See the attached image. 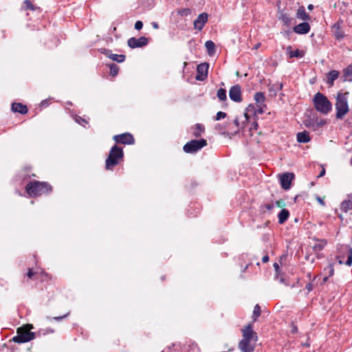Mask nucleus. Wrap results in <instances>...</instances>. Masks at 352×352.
Returning a JSON list of instances; mask_svg holds the SVG:
<instances>
[{
  "label": "nucleus",
  "mask_w": 352,
  "mask_h": 352,
  "mask_svg": "<svg viewBox=\"0 0 352 352\" xmlns=\"http://www.w3.org/2000/svg\"><path fill=\"white\" fill-rule=\"evenodd\" d=\"M241 332L242 339L239 342V349L241 352H254L258 336L253 330L252 323L245 325L241 329Z\"/></svg>",
  "instance_id": "obj_1"
},
{
  "label": "nucleus",
  "mask_w": 352,
  "mask_h": 352,
  "mask_svg": "<svg viewBox=\"0 0 352 352\" xmlns=\"http://www.w3.org/2000/svg\"><path fill=\"white\" fill-rule=\"evenodd\" d=\"M53 190V187L46 182L32 181L25 186V191L30 197H37L48 195Z\"/></svg>",
  "instance_id": "obj_2"
},
{
  "label": "nucleus",
  "mask_w": 352,
  "mask_h": 352,
  "mask_svg": "<svg viewBox=\"0 0 352 352\" xmlns=\"http://www.w3.org/2000/svg\"><path fill=\"white\" fill-rule=\"evenodd\" d=\"M349 92L339 91L336 97L335 108L336 110V118L338 120H342L343 118L349 112V106L348 103V96Z\"/></svg>",
  "instance_id": "obj_3"
},
{
  "label": "nucleus",
  "mask_w": 352,
  "mask_h": 352,
  "mask_svg": "<svg viewBox=\"0 0 352 352\" xmlns=\"http://www.w3.org/2000/svg\"><path fill=\"white\" fill-rule=\"evenodd\" d=\"M124 151L122 148L117 144L113 146L109 153L108 157L105 160V168L108 170L118 165L120 162L124 160Z\"/></svg>",
  "instance_id": "obj_4"
},
{
  "label": "nucleus",
  "mask_w": 352,
  "mask_h": 352,
  "mask_svg": "<svg viewBox=\"0 0 352 352\" xmlns=\"http://www.w3.org/2000/svg\"><path fill=\"white\" fill-rule=\"evenodd\" d=\"M313 104L318 111L324 115L328 114L332 109V104L330 100L320 92L314 95Z\"/></svg>",
  "instance_id": "obj_5"
},
{
  "label": "nucleus",
  "mask_w": 352,
  "mask_h": 352,
  "mask_svg": "<svg viewBox=\"0 0 352 352\" xmlns=\"http://www.w3.org/2000/svg\"><path fill=\"white\" fill-rule=\"evenodd\" d=\"M32 328V324H29L19 327L16 329L17 335L12 338V341L21 344L34 340L35 338V333L30 331Z\"/></svg>",
  "instance_id": "obj_6"
},
{
  "label": "nucleus",
  "mask_w": 352,
  "mask_h": 352,
  "mask_svg": "<svg viewBox=\"0 0 352 352\" xmlns=\"http://www.w3.org/2000/svg\"><path fill=\"white\" fill-rule=\"evenodd\" d=\"M207 145V141L205 139L192 140L188 142L183 146V150L186 153H195Z\"/></svg>",
  "instance_id": "obj_7"
},
{
  "label": "nucleus",
  "mask_w": 352,
  "mask_h": 352,
  "mask_svg": "<svg viewBox=\"0 0 352 352\" xmlns=\"http://www.w3.org/2000/svg\"><path fill=\"white\" fill-rule=\"evenodd\" d=\"M113 140L116 144L124 145H131L135 144V139L133 135L130 133H123L118 135H115Z\"/></svg>",
  "instance_id": "obj_8"
},
{
  "label": "nucleus",
  "mask_w": 352,
  "mask_h": 352,
  "mask_svg": "<svg viewBox=\"0 0 352 352\" xmlns=\"http://www.w3.org/2000/svg\"><path fill=\"white\" fill-rule=\"evenodd\" d=\"M148 42V38L145 36H141L139 38L131 37L128 40L127 44L129 47L134 49L136 47H142L146 45Z\"/></svg>",
  "instance_id": "obj_9"
},
{
  "label": "nucleus",
  "mask_w": 352,
  "mask_h": 352,
  "mask_svg": "<svg viewBox=\"0 0 352 352\" xmlns=\"http://www.w3.org/2000/svg\"><path fill=\"white\" fill-rule=\"evenodd\" d=\"M294 179V174L292 173H283L280 177L281 187L284 190H288L291 187L292 182Z\"/></svg>",
  "instance_id": "obj_10"
},
{
  "label": "nucleus",
  "mask_w": 352,
  "mask_h": 352,
  "mask_svg": "<svg viewBox=\"0 0 352 352\" xmlns=\"http://www.w3.org/2000/svg\"><path fill=\"white\" fill-rule=\"evenodd\" d=\"M209 65L207 63L199 64L197 67V74L196 79L198 80H204L208 76Z\"/></svg>",
  "instance_id": "obj_11"
},
{
  "label": "nucleus",
  "mask_w": 352,
  "mask_h": 352,
  "mask_svg": "<svg viewBox=\"0 0 352 352\" xmlns=\"http://www.w3.org/2000/svg\"><path fill=\"white\" fill-rule=\"evenodd\" d=\"M230 98L236 102L242 101L241 89L238 85L232 86L229 91Z\"/></svg>",
  "instance_id": "obj_12"
},
{
  "label": "nucleus",
  "mask_w": 352,
  "mask_h": 352,
  "mask_svg": "<svg viewBox=\"0 0 352 352\" xmlns=\"http://www.w3.org/2000/svg\"><path fill=\"white\" fill-rule=\"evenodd\" d=\"M208 15L206 12H202L199 14L198 17L194 21V28L197 30L201 31L207 23Z\"/></svg>",
  "instance_id": "obj_13"
},
{
  "label": "nucleus",
  "mask_w": 352,
  "mask_h": 352,
  "mask_svg": "<svg viewBox=\"0 0 352 352\" xmlns=\"http://www.w3.org/2000/svg\"><path fill=\"white\" fill-rule=\"evenodd\" d=\"M293 30L296 34H305L310 31V25L307 22H303L294 26Z\"/></svg>",
  "instance_id": "obj_14"
},
{
  "label": "nucleus",
  "mask_w": 352,
  "mask_h": 352,
  "mask_svg": "<svg viewBox=\"0 0 352 352\" xmlns=\"http://www.w3.org/2000/svg\"><path fill=\"white\" fill-rule=\"evenodd\" d=\"M340 210L344 212L352 210V194L348 195L346 198L341 203Z\"/></svg>",
  "instance_id": "obj_15"
},
{
  "label": "nucleus",
  "mask_w": 352,
  "mask_h": 352,
  "mask_svg": "<svg viewBox=\"0 0 352 352\" xmlns=\"http://www.w3.org/2000/svg\"><path fill=\"white\" fill-rule=\"evenodd\" d=\"M12 111L21 114H26L28 109L26 105L21 102H13L12 104Z\"/></svg>",
  "instance_id": "obj_16"
},
{
  "label": "nucleus",
  "mask_w": 352,
  "mask_h": 352,
  "mask_svg": "<svg viewBox=\"0 0 352 352\" xmlns=\"http://www.w3.org/2000/svg\"><path fill=\"white\" fill-rule=\"evenodd\" d=\"M104 54L108 58H109L112 60L116 61L117 63H122V62L124 61V60L126 58V56L124 54H112V53H111L110 51H108V50H105Z\"/></svg>",
  "instance_id": "obj_17"
},
{
  "label": "nucleus",
  "mask_w": 352,
  "mask_h": 352,
  "mask_svg": "<svg viewBox=\"0 0 352 352\" xmlns=\"http://www.w3.org/2000/svg\"><path fill=\"white\" fill-rule=\"evenodd\" d=\"M296 17L304 21H307L310 19V16L306 12L305 8L302 6L299 7L297 10Z\"/></svg>",
  "instance_id": "obj_18"
},
{
  "label": "nucleus",
  "mask_w": 352,
  "mask_h": 352,
  "mask_svg": "<svg viewBox=\"0 0 352 352\" xmlns=\"http://www.w3.org/2000/svg\"><path fill=\"white\" fill-rule=\"evenodd\" d=\"M296 138L297 141L300 143H307L311 140L309 133L306 131L298 133Z\"/></svg>",
  "instance_id": "obj_19"
},
{
  "label": "nucleus",
  "mask_w": 352,
  "mask_h": 352,
  "mask_svg": "<svg viewBox=\"0 0 352 352\" xmlns=\"http://www.w3.org/2000/svg\"><path fill=\"white\" fill-rule=\"evenodd\" d=\"M339 72L337 70H331L327 74V82L330 86H333L334 81L338 78Z\"/></svg>",
  "instance_id": "obj_20"
},
{
  "label": "nucleus",
  "mask_w": 352,
  "mask_h": 352,
  "mask_svg": "<svg viewBox=\"0 0 352 352\" xmlns=\"http://www.w3.org/2000/svg\"><path fill=\"white\" fill-rule=\"evenodd\" d=\"M52 278L51 276L43 269L37 270L36 279H40L41 282L47 281Z\"/></svg>",
  "instance_id": "obj_21"
},
{
  "label": "nucleus",
  "mask_w": 352,
  "mask_h": 352,
  "mask_svg": "<svg viewBox=\"0 0 352 352\" xmlns=\"http://www.w3.org/2000/svg\"><path fill=\"white\" fill-rule=\"evenodd\" d=\"M205 132V127L201 124H196L193 127L192 135L195 138L200 137Z\"/></svg>",
  "instance_id": "obj_22"
},
{
  "label": "nucleus",
  "mask_w": 352,
  "mask_h": 352,
  "mask_svg": "<svg viewBox=\"0 0 352 352\" xmlns=\"http://www.w3.org/2000/svg\"><path fill=\"white\" fill-rule=\"evenodd\" d=\"M343 81L352 82V64L343 70Z\"/></svg>",
  "instance_id": "obj_23"
},
{
  "label": "nucleus",
  "mask_w": 352,
  "mask_h": 352,
  "mask_svg": "<svg viewBox=\"0 0 352 352\" xmlns=\"http://www.w3.org/2000/svg\"><path fill=\"white\" fill-rule=\"evenodd\" d=\"M289 212L287 209L283 208L281 211L279 212L278 217V223L280 224H283L289 218Z\"/></svg>",
  "instance_id": "obj_24"
},
{
  "label": "nucleus",
  "mask_w": 352,
  "mask_h": 352,
  "mask_svg": "<svg viewBox=\"0 0 352 352\" xmlns=\"http://www.w3.org/2000/svg\"><path fill=\"white\" fill-rule=\"evenodd\" d=\"M333 28L334 36L337 40H340L344 37V34L338 23L334 24Z\"/></svg>",
  "instance_id": "obj_25"
},
{
  "label": "nucleus",
  "mask_w": 352,
  "mask_h": 352,
  "mask_svg": "<svg viewBox=\"0 0 352 352\" xmlns=\"http://www.w3.org/2000/svg\"><path fill=\"white\" fill-rule=\"evenodd\" d=\"M234 124L236 127V130H234L233 132H230V133H229L228 131H224L223 133V134L227 133L228 135L230 134V135H233L237 134L239 132V130L241 128V129L244 128V122L242 124H240L239 119L237 117L234 120Z\"/></svg>",
  "instance_id": "obj_26"
},
{
  "label": "nucleus",
  "mask_w": 352,
  "mask_h": 352,
  "mask_svg": "<svg viewBox=\"0 0 352 352\" xmlns=\"http://www.w3.org/2000/svg\"><path fill=\"white\" fill-rule=\"evenodd\" d=\"M292 47L288 46L287 47V50L288 52L289 58H302L304 56V52L299 50H296L295 51H292Z\"/></svg>",
  "instance_id": "obj_27"
},
{
  "label": "nucleus",
  "mask_w": 352,
  "mask_h": 352,
  "mask_svg": "<svg viewBox=\"0 0 352 352\" xmlns=\"http://www.w3.org/2000/svg\"><path fill=\"white\" fill-rule=\"evenodd\" d=\"M279 19L283 23V24L286 26H289L293 23L294 19L290 17L287 14H281L279 17Z\"/></svg>",
  "instance_id": "obj_28"
},
{
  "label": "nucleus",
  "mask_w": 352,
  "mask_h": 352,
  "mask_svg": "<svg viewBox=\"0 0 352 352\" xmlns=\"http://www.w3.org/2000/svg\"><path fill=\"white\" fill-rule=\"evenodd\" d=\"M327 244V241L324 239L316 240V243L314 245L313 249L315 251L322 250Z\"/></svg>",
  "instance_id": "obj_29"
},
{
  "label": "nucleus",
  "mask_w": 352,
  "mask_h": 352,
  "mask_svg": "<svg viewBox=\"0 0 352 352\" xmlns=\"http://www.w3.org/2000/svg\"><path fill=\"white\" fill-rule=\"evenodd\" d=\"M205 47L207 49L209 55H212L215 52V45L212 41H207L205 43Z\"/></svg>",
  "instance_id": "obj_30"
},
{
  "label": "nucleus",
  "mask_w": 352,
  "mask_h": 352,
  "mask_svg": "<svg viewBox=\"0 0 352 352\" xmlns=\"http://www.w3.org/2000/svg\"><path fill=\"white\" fill-rule=\"evenodd\" d=\"M254 98L256 103L258 104H263L265 100V96L264 93L261 91L255 93Z\"/></svg>",
  "instance_id": "obj_31"
},
{
  "label": "nucleus",
  "mask_w": 352,
  "mask_h": 352,
  "mask_svg": "<svg viewBox=\"0 0 352 352\" xmlns=\"http://www.w3.org/2000/svg\"><path fill=\"white\" fill-rule=\"evenodd\" d=\"M23 8L25 10H32L34 11L37 9V8L30 1V0H24Z\"/></svg>",
  "instance_id": "obj_32"
},
{
  "label": "nucleus",
  "mask_w": 352,
  "mask_h": 352,
  "mask_svg": "<svg viewBox=\"0 0 352 352\" xmlns=\"http://www.w3.org/2000/svg\"><path fill=\"white\" fill-rule=\"evenodd\" d=\"M261 307L258 305H256L254 306L253 314H252V320L253 322H256L258 319V318L261 316Z\"/></svg>",
  "instance_id": "obj_33"
},
{
  "label": "nucleus",
  "mask_w": 352,
  "mask_h": 352,
  "mask_svg": "<svg viewBox=\"0 0 352 352\" xmlns=\"http://www.w3.org/2000/svg\"><path fill=\"white\" fill-rule=\"evenodd\" d=\"M109 69H110V75L113 77L116 76L118 74L119 72V67L114 63H111L109 65Z\"/></svg>",
  "instance_id": "obj_34"
},
{
  "label": "nucleus",
  "mask_w": 352,
  "mask_h": 352,
  "mask_svg": "<svg viewBox=\"0 0 352 352\" xmlns=\"http://www.w3.org/2000/svg\"><path fill=\"white\" fill-rule=\"evenodd\" d=\"M217 97L221 101H224L226 100V90L225 89L221 88L217 91Z\"/></svg>",
  "instance_id": "obj_35"
},
{
  "label": "nucleus",
  "mask_w": 352,
  "mask_h": 352,
  "mask_svg": "<svg viewBox=\"0 0 352 352\" xmlns=\"http://www.w3.org/2000/svg\"><path fill=\"white\" fill-rule=\"evenodd\" d=\"M347 249V260L345 262V264L346 265H351L352 264V248H347V247L345 248Z\"/></svg>",
  "instance_id": "obj_36"
},
{
  "label": "nucleus",
  "mask_w": 352,
  "mask_h": 352,
  "mask_svg": "<svg viewBox=\"0 0 352 352\" xmlns=\"http://www.w3.org/2000/svg\"><path fill=\"white\" fill-rule=\"evenodd\" d=\"M36 275L37 270L35 271L33 268H29L26 274V276L29 279L36 278Z\"/></svg>",
  "instance_id": "obj_37"
},
{
  "label": "nucleus",
  "mask_w": 352,
  "mask_h": 352,
  "mask_svg": "<svg viewBox=\"0 0 352 352\" xmlns=\"http://www.w3.org/2000/svg\"><path fill=\"white\" fill-rule=\"evenodd\" d=\"M188 352H200V350L198 345L193 342L188 345Z\"/></svg>",
  "instance_id": "obj_38"
},
{
  "label": "nucleus",
  "mask_w": 352,
  "mask_h": 352,
  "mask_svg": "<svg viewBox=\"0 0 352 352\" xmlns=\"http://www.w3.org/2000/svg\"><path fill=\"white\" fill-rule=\"evenodd\" d=\"M178 14L181 16H188L191 14V10L189 8H183L177 11Z\"/></svg>",
  "instance_id": "obj_39"
},
{
  "label": "nucleus",
  "mask_w": 352,
  "mask_h": 352,
  "mask_svg": "<svg viewBox=\"0 0 352 352\" xmlns=\"http://www.w3.org/2000/svg\"><path fill=\"white\" fill-rule=\"evenodd\" d=\"M75 120L76 122H78V124H80L82 126H85V124H87L88 123V122L85 119H84L80 116H76Z\"/></svg>",
  "instance_id": "obj_40"
},
{
  "label": "nucleus",
  "mask_w": 352,
  "mask_h": 352,
  "mask_svg": "<svg viewBox=\"0 0 352 352\" xmlns=\"http://www.w3.org/2000/svg\"><path fill=\"white\" fill-rule=\"evenodd\" d=\"M226 116H227V114L226 113H224L223 111H219V112H217V113L216 115L215 120H220L221 119L225 118Z\"/></svg>",
  "instance_id": "obj_41"
},
{
  "label": "nucleus",
  "mask_w": 352,
  "mask_h": 352,
  "mask_svg": "<svg viewBox=\"0 0 352 352\" xmlns=\"http://www.w3.org/2000/svg\"><path fill=\"white\" fill-rule=\"evenodd\" d=\"M324 270H327L328 271L329 276H331L334 274L333 265L332 264H329L327 266V267L324 269Z\"/></svg>",
  "instance_id": "obj_42"
},
{
  "label": "nucleus",
  "mask_w": 352,
  "mask_h": 352,
  "mask_svg": "<svg viewBox=\"0 0 352 352\" xmlns=\"http://www.w3.org/2000/svg\"><path fill=\"white\" fill-rule=\"evenodd\" d=\"M276 205L277 207L283 208L285 206L286 204L285 201L283 199H280L276 201Z\"/></svg>",
  "instance_id": "obj_43"
},
{
  "label": "nucleus",
  "mask_w": 352,
  "mask_h": 352,
  "mask_svg": "<svg viewBox=\"0 0 352 352\" xmlns=\"http://www.w3.org/2000/svg\"><path fill=\"white\" fill-rule=\"evenodd\" d=\"M143 27V23L141 21H137L135 23V29L140 30Z\"/></svg>",
  "instance_id": "obj_44"
},
{
  "label": "nucleus",
  "mask_w": 352,
  "mask_h": 352,
  "mask_svg": "<svg viewBox=\"0 0 352 352\" xmlns=\"http://www.w3.org/2000/svg\"><path fill=\"white\" fill-rule=\"evenodd\" d=\"M263 208L266 209V210H271L274 208V204H265L263 206Z\"/></svg>",
  "instance_id": "obj_45"
},
{
  "label": "nucleus",
  "mask_w": 352,
  "mask_h": 352,
  "mask_svg": "<svg viewBox=\"0 0 352 352\" xmlns=\"http://www.w3.org/2000/svg\"><path fill=\"white\" fill-rule=\"evenodd\" d=\"M258 126V123H257L256 121L253 122V123L252 124V127H251V128H250V132H251L253 129H254V130H255V131H256V130H257Z\"/></svg>",
  "instance_id": "obj_46"
},
{
  "label": "nucleus",
  "mask_w": 352,
  "mask_h": 352,
  "mask_svg": "<svg viewBox=\"0 0 352 352\" xmlns=\"http://www.w3.org/2000/svg\"><path fill=\"white\" fill-rule=\"evenodd\" d=\"M305 288L307 289V291L309 292L313 290V284L311 283H309L306 285Z\"/></svg>",
  "instance_id": "obj_47"
},
{
  "label": "nucleus",
  "mask_w": 352,
  "mask_h": 352,
  "mask_svg": "<svg viewBox=\"0 0 352 352\" xmlns=\"http://www.w3.org/2000/svg\"><path fill=\"white\" fill-rule=\"evenodd\" d=\"M297 331H298L297 326L294 324H292V329L291 330V332L292 333H297Z\"/></svg>",
  "instance_id": "obj_48"
},
{
  "label": "nucleus",
  "mask_w": 352,
  "mask_h": 352,
  "mask_svg": "<svg viewBox=\"0 0 352 352\" xmlns=\"http://www.w3.org/2000/svg\"><path fill=\"white\" fill-rule=\"evenodd\" d=\"M262 261H263V263H267V262H268V261H269V256H268L267 255H265V256H263V258H262Z\"/></svg>",
  "instance_id": "obj_49"
},
{
  "label": "nucleus",
  "mask_w": 352,
  "mask_h": 352,
  "mask_svg": "<svg viewBox=\"0 0 352 352\" xmlns=\"http://www.w3.org/2000/svg\"><path fill=\"white\" fill-rule=\"evenodd\" d=\"M317 201L322 205V206H324V202L323 201V199L320 197H317Z\"/></svg>",
  "instance_id": "obj_50"
},
{
  "label": "nucleus",
  "mask_w": 352,
  "mask_h": 352,
  "mask_svg": "<svg viewBox=\"0 0 352 352\" xmlns=\"http://www.w3.org/2000/svg\"><path fill=\"white\" fill-rule=\"evenodd\" d=\"M256 113L262 114L263 113V110L261 106H259V108L256 111Z\"/></svg>",
  "instance_id": "obj_51"
},
{
  "label": "nucleus",
  "mask_w": 352,
  "mask_h": 352,
  "mask_svg": "<svg viewBox=\"0 0 352 352\" xmlns=\"http://www.w3.org/2000/svg\"><path fill=\"white\" fill-rule=\"evenodd\" d=\"M324 174H325V170H324V168H323L322 169L321 172L320 173V174H319L318 177H321L324 176Z\"/></svg>",
  "instance_id": "obj_52"
},
{
  "label": "nucleus",
  "mask_w": 352,
  "mask_h": 352,
  "mask_svg": "<svg viewBox=\"0 0 352 352\" xmlns=\"http://www.w3.org/2000/svg\"><path fill=\"white\" fill-rule=\"evenodd\" d=\"M152 26L155 29H158L159 28V25H158V24L156 22H153L152 23Z\"/></svg>",
  "instance_id": "obj_53"
},
{
  "label": "nucleus",
  "mask_w": 352,
  "mask_h": 352,
  "mask_svg": "<svg viewBox=\"0 0 352 352\" xmlns=\"http://www.w3.org/2000/svg\"><path fill=\"white\" fill-rule=\"evenodd\" d=\"M261 46V43H258L256 45H255L254 47H253V50H258L259 48V47Z\"/></svg>",
  "instance_id": "obj_54"
},
{
  "label": "nucleus",
  "mask_w": 352,
  "mask_h": 352,
  "mask_svg": "<svg viewBox=\"0 0 352 352\" xmlns=\"http://www.w3.org/2000/svg\"><path fill=\"white\" fill-rule=\"evenodd\" d=\"M274 267L275 268V270H276V271H278V269H279V266H278V263H275L274 264Z\"/></svg>",
  "instance_id": "obj_55"
},
{
  "label": "nucleus",
  "mask_w": 352,
  "mask_h": 352,
  "mask_svg": "<svg viewBox=\"0 0 352 352\" xmlns=\"http://www.w3.org/2000/svg\"><path fill=\"white\" fill-rule=\"evenodd\" d=\"M244 117L245 118V122H248L249 120V116L247 113H244Z\"/></svg>",
  "instance_id": "obj_56"
},
{
  "label": "nucleus",
  "mask_w": 352,
  "mask_h": 352,
  "mask_svg": "<svg viewBox=\"0 0 352 352\" xmlns=\"http://www.w3.org/2000/svg\"><path fill=\"white\" fill-rule=\"evenodd\" d=\"M309 10H312L314 8V6L312 4H309L307 7Z\"/></svg>",
  "instance_id": "obj_57"
},
{
  "label": "nucleus",
  "mask_w": 352,
  "mask_h": 352,
  "mask_svg": "<svg viewBox=\"0 0 352 352\" xmlns=\"http://www.w3.org/2000/svg\"><path fill=\"white\" fill-rule=\"evenodd\" d=\"M66 316H60V317H57V318H54L56 320H61L62 318H65Z\"/></svg>",
  "instance_id": "obj_58"
},
{
  "label": "nucleus",
  "mask_w": 352,
  "mask_h": 352,
  "mask_svg": "<svg viewBox=\"0 0 352 352\" xmlns=\"http://www.w3.org/2000/svg\"><path fill=\"white\" fill-rule=\"evenodd\" d=\"M278 87L280 89H281L283 88V84L282 83L278 84Z\"/></svg>",
  "instance_id": "obj_59"
},
{
  "label": "nucleus",
  "mask_w": 352,
  "mask_h": 352,
  "mask_svg": "<svg viewBox=\"0 0 352 352\" xmlns=\"http://www.w3.org/2000/svg\"><path fill=\"white\" fill-rule=\"evenodd\" d=\"M327 278H328V277H327V276L324 277V278H323V282H326V281H327Z\"/></svg>",
  "instance_id": "obj_60"
},
{
  "label": "nucleus",
  "mask_w": 352,
  "mask_h": 352,
  "mask_svg": "<svg viewBox=\"0 0 352 352\" xmlns=\"http://www.w3.org/2000/svg\"><path fill=\"white\" fill-rule=\"evenodd\" d=\"M304 345H305V346H307V347H309V343H305V344H304Z\"/></svg>",
  "instance_id": "obj_61"
},
{
  "label": "nucleus",
  "mask_w": 352,
  "mask_h": 352,
  "mask_svg": "<svg viewBox=\"0 0 352 352\" xmlns=\"http://www.w3.org/2000/svg\"><path fill=\"white\" fill-rule=\"evenodd\" d=\"M339 263H340V264H342V261L340 260V261H339Z\"/></svg>",
  "instance_id": "obj_62"
},
{
  "label": "nucleus",
  "mask_w": 352,
  "mask_h": 352,
  "mask_svg": "<svg viewBox=\"0 0 352 352\" xmlns=\"http://www.w3.org/2000/svg\"><path fill=\"white\" fill-rule=\"evenodd\" d=\"M31 176L32 177H36V175L35 174H32Z\"/></svg>",
  "instance_id": "obj_63"
},
{
  "label": "nucleus",
  "mask_w": 352,
  "mask_h": 352,
  "mask_svg": "<svg viewBox=\"0 0 352 352\" xmlns=\"http://www.w3.org/2000/svg\"><path fill=\"white\" fill-rule=\"evenodd\" d=\"M351 164H352V159H351Z\"/></svg>",
  "instance_id": "obj_64"
}]
</instances>
